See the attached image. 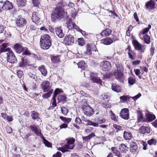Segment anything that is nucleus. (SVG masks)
<instances>
[{
  "label": "nucleus",
  "instance_id": "1",
  "mask_svg": "<svg viewBox=\"0 0 157 157\" xmlns=\"http://www.w3.org/2000/svg\"><path fill=\"white\" fill-rule=\"evenodd\" d=\"M65 13V12L63 8L57 7L55 8L53 13L51 14L52 21L55 22L57 19H61L63 18Z\"/></svg>",
  "mask_w": 157,
  "mask_h": 157
},
{
  "label": "nucleus",
  "instance_id": "2",
  "mask_svg": "<svg viewBox=\"0 0 157 157\" xmlns=\"http://www.w3.org/2000/svg\"><path fill=\"white\" fill-rule=\"evenodd\" d=\"M66 140L67 144L63 147L59 148V150L63 153L68 151L69 150L73 149L75 146V139L74 138H69L66 139Z\"/></svg>",
  "mask_w": 157,
  "mask_h": 157
},
{
  "label": "nucleus",
  "instance_id": "3",
  "mask_svg": "<svg viewBox=\"0 0 157 157\" xmlns=\"http://www.w3.org/2000/svg\"><path fill=\"white\" fill-rule=\"evenodd\" d=\"M117 70L114 72V76L116 79L120 82H123L124 78L122 73V66L120 63L116 65Z\"/></svg>",
  "mask_w": 157,
  "mask_h": 157
},
{
  "label": "nucleus",
  "instance_id": "4",
  "mask_svg": "<svg viewBox=\"0 0 157 157\" xmlns=\"http://www.w3.org/2000/svg\"><path fill=\"white\" fill-rule=\"evenodd\" d=\"M100 67L103 71H108L111 68L110 63L108 61H105L101 62Z\"/></svg>",
  "mask_w": 157,
  "mask_h": 157
},
{
  "label": "nucleus",
  "instance_id": "5",
  "mask_svg": "<svg viewBox=\"0 0 157 157\" xmlns=\"http://www.w3.org/2000/svg\"><path fill=\"white\" fill-rule=\"evenodd\" d=\"M74 41V38L72 36L69 35L66 36L64 39V42L67 45H72Z\"/></svg>",
  "mask_w": 157,
  "mask_h": 157
},
{
  "label": "nucleus",
  "instance_id": "6",
  "mask_svg": "<svg viewBox=\"0 0 157 157\" xmlns=\"http://www.w3.org/2000/svg\"><path fill=\"white\" fill-rule=\"evenodd\" d=\"M82 109L84 114L87 116H91L94 113L93 109L89 106L84 105Z\"/></svg>",
  "mask_w": 157,
  "mask_h": 157
},
{
  "label": "nucleus",
  "instance_id": "7",
  "mask_svg": "<svg viewBox=\"0 0 157 157\" xmlns=\"http://www.w3.org/2000/svg\"><path fill=\"white\" fill-rule=\"evenodd\" d=\"M120 115L121 118L125 120H128L129 118V110L128 109H122L120 113Z\"/></svg>",
  "mask_w": 157,
  "mask_h": 157
},
{
  "label": "nucleus",
  "instance_id": "8",
  "mask_svg": "<svg viewBox=\"0 0 157 157\" xmlns=\"http://www.w3.org/2000/svg\"><path fill=\"white\" fill-rule=\"evenodd\" d=\"M7 60L8 62L13 63L17 61V59L15 55H13L12 52H9L7 53Z\"/></svg>",
  "mask_w": 157,
  "mask_h": 157
},
{
  "label": "nucleus",
  "instance_id": "9",
  "mask_svg": "<svg viewBox=\"0 0 157 157\" xmlns=\"http://www.w3.org/2000/svg\"><path fill=\"white\" fill-rule=\"evenodd\" d=\"M66 24L67 28L69 29H79V27H78L75 23H73L72 20L71 18H68L67 20Z\"/></svg>",
  "mask_w": 157,
  "mask_h": 157
},
{
  "label": "nucleus",
  "instance_id": "10",
  "mask_svg": "<svg viewBox=\"0 0 157 157\" xmlns=\"http://www.w3.org/2000/svg\"><path fill=\"white\" fill-rule=\"evenodd\" d=\"M133 45L135 48L137 50L139 51L141 53H144L145 49H143V46L137 40H134L133 42Z\"/></svg>",
  "mask_w": 157,
  "mask_h": 157
},
{
  "label": "nucleus",
  "instance_id": "11",
  "mask_svg": "<svg viewBox=\"0 0 157 157\" xmlns=\"http://www.w3.org/2000/svg\"><path fill=\"white\" fill-rule=\"evenodd\" d=\"M41 86L44 92H46L51 90L50 82L48 81H46L43 82L42 83Z\"/></svg>",
  "mask_w": 157,
  "mask_h": 157
},
{
  "label": "nucleus",
  "instance_id": "12",
  "mask_svg": "<svg viewBox=\"0 0 157 157\" xmlns=\"http://www.w3.org/2000/svg\"><path fill=\"white\" fill-rule=\"evenodd\" d=\"M90 78L93 82L99 84L101 83V80L97 76V75L96 74L91 73L90 75Z\"/></svg>",
  "mask_w": 157,
  "mask_h": 157
},
{
  "label": "nucleus",
  "instance_id": "13",
  "mask_svg": "<svg viewBox=\"0 0 157 157\" xmlns=\"http://www.w3.org/2000/svg\"><path fill=\"white\" fill-rule=\"evenodd\" d=\"M155 5L154 0H150L146 3L145 6L147 9L152 10L155 8Z\"/></svg>",
  "mask_w": 157,
  "mask_h": 157
},
{
  "label": "nucleus",
  "instance_id": "14",
  "mask_svg": "<svg viewBox=\"0 0 157 157\" xmlns=\"http://www.w3.org/2000/svg\"><path fill=\"white\" fill-rule=\"evenodd\" d=\"M116 38L115 40L113 38V40L110 38L103 39L101 40V43L105 45H109L112 42L118 40V38L117 37H116Z\"/></svg>",
  "mask_w": 157,
  "mask_h": 157
},
{
  "label": "nucleus",
  "instance_id": "15",
  "mask_svg": "<svg viewBox=\"0 0 157 157\" xmlns=\"http://www.w3.org/2000/svg\"><path fill=\"white\" fill-rule=\"evenodd\" d=\"M13 7L12 3L8 1H6L4 2L2 7V9L3 10H7L12 9Z\"/></svg>",
  "mask_w": 157,
  "mask_h": 157
},
{
  "label": "nucleus",
  "instance_id": "16",
  "mask_svg": "<svg viewBox=\"0 0 157 157\" xmlns=\"http://www.w3.org/2000/svg\"><path fill=\"white\" fill-rule=\"evenodd\" d=\"M26 23V21L25 18L18 17L17 19L16 24L18 26L22 27L25 25Z\"/></svg>",
  "mask_w": 157,
  "mask_h": 157
},
{
  "label": "nucleus",
  "instance_id": "17",
  "mask_svg": "<svg viewBox=\"0 0 157 157\" xmlns=\"http://www.w3.org/2000/svg\"><path fill=\"white\" fill-rule=\"evenodd\" d=\"M128 55L129 57L132 60L134 59L135 58V53L134 52L130 50V47H128L125 50Z\"/></svg>",
  "mask_w": 157,
  "mask_h": 157
},
{
  "label": "nucleus",
  "instance_id": "18",
  "mask_svg": "<svg viewBox=\"0 0 157 157\" xmlns=\"http://www.w3.org/2000/svg\"><path fill=\"white\" fill-rule=\"evenodd\" d=\"M44 42H51L50 37L49 35L45 34L41 36L40 42L44 43Z\"/></svg>",
  "mask_w": 157,
  "mask_h": 157
},
{
  "label": "nucleus",
  "instance_id": "19",
  "mask_svg": "<svg viewBox=\"0 0 157 157\" xmlns=\"http://www.w3.org/2000/svg\"><path fill=\"white\" fill-rule=\"evenodd\" d=\"M30 128L33 132H34L38 136H40L41 135V133L40 129L38 128L37 126L31 125L30 127Z\"/></svg>",
  "mask_w": 157,
  "mask_h": 157
},
{
  "label": "nucleus",
  "instance_id": "20",
  "mask_svg": "<svg viewBox=\"0 0 157 157\" xmlns=\"http://www.w3.org/2000/svg\"><path fill=\"white\" fill-rule=\"evenodd\" d=\"M139 132L142 134H148L150 133V128L147 126H142L139 129Z\"/></svg>",
  "mask_w": 157,
  "mask_h": 157
},
{
  "label": "nucleus",
  "instance_id": "21",
  "mask_svg": "<svg viewBox=\"0 0 157 157\" xmlns=\"http://www.w3.org/2000/svg\"><path fill=\"white\" fill-rule=\"evenodd\" d=\"M23 48L21 45L18 43L15 44L14 46V48L18 53H20L23 51Z\"/></svg>",
  "mask_w": 157,
  "mask_h": 157
},
{
  "label": "nucleus",
  "instance_id": "22",
  "mask_svg": "<svg viewBox=\"0 0 157 157\" xmlns=\"http://www.w3.org/2000/svg\"><path fill=\"white\" fill-rule=\"evenodd\" d=\"M51 45V42H44V43H40L41 48L44 50L48 49Z\"/></svg>",
  "mask_w": 157,
  "mask_h": 157
},
{
  "label": "nucleus",
  "instance_id": "23",
  "mask_svg": "<svg viewBox=\"0 0 157 157\" xmlns=\"http://www.w3.org/2000/svg\"><path fill=\"white\" fill-rule=\"evenodd\" d=\"M29 65V63L26 58L24 57L21 58V61L19 63V66L20 67L24 68L26 66Z\"/></svg>",
  "mask_w": 157,
  "mask_h": 157
},
{
  "label": "nucleus",
  "instance_id": "24",
  "mask_svg": "<svg viewBox=\"0 0 157 157\" xmlns=\"http://www.w3.org/2000/svg\"><path fill=\"white\" fill-rule=\"evenodd\" d=\"M55 32L57 36L60 38H63L64 36V34L61 27L56 28Z\"/></svg>",
  "mask_w": 157,
  "mask_h": 157
},
{
  "label": "nucleus",
  "instance_id": "25",
  "mask_svg": "<svg viewBox=\"0 0 157 157\" xmlns=\"http://www.w3.org/2000/svg\"><path fill=\"white\" fill-rule=\"evenodd\" d=\"M130 150L132 152L136 151L138 149V147L136 143L133 142H131L130 143Z\"/></svg>",
  "mask_w": 157,
  "mask_h": 157
},
{
  "label": "nucleus",
  "instance_id": "26",
  "mask_svg": "<svg viewBox=\"0 0 157 157\" xmlns=\"http://www.w3.org/2000/svg\"><path fill=\"white\" fill-rule=\"evenodd\" d=\"M120 150L122 153H126L128 150V147L124 144H121L119 146Z\"/></svg>",
  "mask_w": 157,
  "mask_h": 157
},
{
  "label": "nucleus",
  "instance_id": "27",
  "mask_svg": "<svg viewBox=\"0 0 157 157\" xmlns=\"http://www.w3.org/2000/svg\"><path fill=\"white\" fill-rule=\"evenodd\" d=\"M111 33V31L109 29H106L103 31L101 33V35L102 36H109Z\"/></svg>",
  "mask_w": 157,
  "mask_h": 157
},
{
  "label": "nucleus",
  "instance_id": "28",
  "mask_svg": "<svg viewBox=\"0 0 157 157\" xmlns=\"http://www.w3.org/2000/svg\"><path fill=\"white\" fill-rule=\"evenodd\" d=\"M111 88L112 90L116 92H119L121 91L120 87L118 85L115 83L112 84Z\"/></svg>",
  "mask_w": 157,
  "mask_h": 157
},
{
  "label": "nucleus",
  "instance_id": "29",
  "mask_svg": "<svg viewBox=\"0 0 157 157\" xmlns=\"http://www.w3.org/2000/svg\"><path fill=\"white\" fill-rule=\"evenodd\" d=\"M1 50L2 51V52L8 51L10 52V48H6L7 47V44L4 43L2 44V45H0Z\"/></svg>",
  "mask_w": 157,
  "mask_h": 157
},
{
  "label": "nucleus",
  "instance_id": "30",
  "mask_svg": "<svg viewBox=\"0 0 157 157\" xmlns=\"http://www.w3.org/2000/svg\"><path fill=\"white\" fill-rule=\"evenodd\" d=\"M147 121L151 122L155 119V116L152 114L148 113L146 114Z\"/></svg>",
  "mask_w": 157,
  "mask_h": 157
},
{
  "label": "nucleus",
  "instance_id": "31",
  "mask_svg": "<svg viewBox=\"0 0 157 157\" xmlns=\"http://www.w3.org/2000/svg\"><path fill=\"white\" fill-rule=\"evenodd\" d=\"M38 13L36 12H34L33 13L32 20V21L34 23L38 21L39 19V18L38 16Z\"/></svg>",
  "mask_w": 157,
  "mask_h": 157
},
{
  "label": "nucleus",
  "instance_id": "32",
  "mask_svg": "<svg viewBox=\"0 0 157 157\" xmlns=\"http://www.w3.org/2000/svg\"><path fill=\"white\" fill-rule=\"evenodd\" d=\"M78 68H80L81 70H84L86 66V64L83 61H81L77 63Z\"/></svg>",
  "mask_w": 157,
  "mask_h": 157
},
{
  "label": "nucleus",
  "instance_id": "33",
  "mask_svg": "<svg viewBox=\"0 0 157 157\" xmlns=\"http://www.w3.org/2000/svg\"><path fill=\"white\" fill-rule=\"evenodd\" d=\"M123 136L125 140H130L132 138L131 134L130 132L125 131L123 133Z\"/></svg>",
  "mask_w": 157,
  "mask_h": 157
},
{
  "label": "nucleus",
  "instance_id": "34",
  "mask_svg": "<svg viewBox=\"0 0 157 157\" xmlns=\"http://www.w3.org/2000/svg\"><path fill=\"white\" fill-rule=\"evenodd\" d=\"M143 37L142 38L140 37V39L142 40H144L146 43L148 44H149L151 42L150 36L146 35H144Z\"/></svg>",
  "mask_w": 157,
  "mask_h": 157
},
{
  "label": "nucleus",
  "instance_id": "35",
  "mask_svg": "<svg viewBox=\"0 0 157 157\" xmlns=\"http://www.w3.org/2000/svg\"><path fill=\"white\" fill-rule=\"evenodd\" d=\"M111 150L113 153L115 155L117 156L118 157H121L120 152L117 150V148L114 147H112L111 148Z\"/></svg>",
  "mask_w": 157,
  "mask_h": 157
},
{
  "label": "nucleus",
  "instance_id": "36",
  "mask_svg": "<svg viewBox=\"0 0 157 157\" xmlns=\"http://www.w3.org/2000/svg\"><path fill=\"white\" fill-rule=\"evenodd\" d=\"M53 90V89H51L50 90L48 91H47V92H48L43 94L42 96V97L44 98L47 99L52 94Z\"/></svg>",
  "mask_w": 157,
  "mask_h": 157
},
{
  "label": "nucleus",
  "instance_id": "37",
  "mask_svg": "<svg viewBox=\"0 0 157 157\" xmlns=\"http://www.w3.org/2000/svg\"><path fill=\"white\" fill-rule=\"evenodd\" d=\"M39 69L43 75L45 76L47 75V71L44 66L42 65L40 66L39 68Z\"/></svg>",
  "mask_w": 157,
  "mask_h": 157
},
{
  "label": "nucleus",
  "instance_id": "38",
  "mask_svg": "<svg viewBox=\"0 0 157 157\" xmlns=\"http://www.w3.org/2000/svg\"><path fill=\"white\" fill-rule=\"evenodd\" d=\"M149 31V29L146 28L145 29H143L142 32L140 33L139 36L140 37L142 38L143 37L144 35H146V33L148 32Z\"/></svg>",
  "mask_w": 157,
  "mask_h": 157
},
{
  "label": "nucleus",
  "instance_id": "39",
  "mask_svg": "<svg viewBox=\"0 0 157 157\" xmlns=\"http://www.w3.org/2000/svg\"><path fill=\"white\" fill-rule=\"evenodd\" d=\"M58 100L59 102H65L66 101V97L64 95H59L58 97Z\"/></svg>",
  "mask_w": 157,
  "mask_h": 157
},
{
  "label": "nucleus",
  "instance_id": "40",
  "mask_svg": "<svg viewBox=\"0 0 157 157\" xmlns=\"http://www.w3.org/2000/svg\"><path fill=\"white\" fill-rule=\"evenodd\" d=\"M60 118L62 120L65 124H66L67 125L71 120V118H67L63 116L60 117Z\"/></svg>",
  "mask_w": 157,
  "mask_h": 157
},
{
  "label": "nucleus",
  "instance_id": "41",
  "mask_svg": "<svg viewBox=\"0 0 157 157\" xmlns=\"http://www.w3.org/2000/svg\"><path fill=\"white\" fill-rule=\"evenodd\" d=\"M157 140L154 139L152 138L147 141V143L149 145H156L157 143Z\"/></svg>",
  "mask_w": 157,
  "mask_h": 157
},
{
  "label": "nucleus",
  "instance_id": "42",
  "mask_svg": "<svg viewBox=\"0 0 157 157\" xmlns=\"http://www.w3.org/2000/svg\"><path fill=\"white\" fill-rule=\"evenodd\" d=\"M86 50L85 52L86 54L90 56L92 54L91 50L90 45L89 44H87L86 47Z\"/></svg>",
  "mask_w": 157,
  "mask_h": 157
},
{
  "label": "nucleus",
  "instance_id": "43",
  "mask_svg": "<svg viewBox=\"0 0 157 157\" xmlns=\"http://www.w3.org/2000/svg\"><path fill=\"white\" fill-rule=\"evenodd\" d=\"M38 113L35 111H33L31 112V116L32 118L34 120H36L37 118H39Z\"/></svg>",
  "mask_w": 157,
  "mask_h": 157
},
{
  "label": "nucleus",
  "instance_id": "44",
  "mask_svg": "<svg viewBox=\"0 0 157 157\" xmlns=\"http://www.w3.org/2000/svg\"><path fill=\"white\" fill-rule=\"evenodd\" d=\"M52 62L55 63H57L59 61V56H55L51 58Z\"/></svg>",
  "mask_w": 157,
  "mask_h": 157
},
{
  "label": "nucleus",
  "instance_id": "45",
  "mask_svg": "<svg viewBox=\"0 0 157 157\" xmlns=\"http://www.w3.org/2000/svg\"><path fill=\"white\" fill-rule=\"evenodd\" d=\"M63 92V91L62 90V89H60L59 88H56L54 91L53 96L56 97L57 95L58 94H59L61 93H62Z\"/></svg>",
  "mask_w": 157,
  "mask_h": 157
},
{
  "label": "nucleus",
  "instance_id": "46",
  "mask_svg": "<svg viewBox=\"0 0 157 157\" xmlns=\"http://www.w3.org/2000/svg\"><path fill=\"white\" fill-rule=\"evenodd\" d=\"M120 99L122 100L123 102H125L130 99V97L128 95H123L120 97Z\"/></svg>",
  "mask_w": 157,
  "mask_h": 157
},
{
  "label": "nucleus",
  "instance_id": "47",
  "mask_svg": "<svg viewBox=\"0 0 157 157\" xmlns=\"http://www.w3.org/2000/svg\"><path fill=\"white\" fill-rule=\"evenodd\" d=\"M61 111L63 115H66L68 113V110L66 108L63 107H61Z\"/></svg>",
  "mask_w": 157,
  "mask_h": 157
},
{
  "label": "nucleus",
  "instance_id": "48",
  "mask_svg": "<svg viewBox=\"0 0 157 157\" xmlns=\"http://www.w3.org/2000/svg\"><path fill=\"white\" fill-rule=\"evenodd\" d=\"M23 51V54L24 55H28L31 54L30 51L28 50V48L26 47L24 48Z\"/></svg>",
  "mask_w": 157,
  "mask_h": 157
},
{
  "label": "nucleus",
  "instance_id": "49",
  "mask_svg": "<svg viewBox=\"0 0 157 157\" xmlns=\"http://www.w3.org/2000/svg\"><path fill=\"white\" fill-rule=\"evenodd\" d=\"M77 30L80 32L82 35L86 37H87L90 34L89 33H86L85 31H82V30L80 29L79 28V29H77Z\"/></svg>",
  "mask_w": 157,
  "mask_h": 157
},
{
  "label": "nucleus",
  "instance_id": "50",
  "mask_svg": "<svg viewBox=\"0 0 157 157\" xmlns=\"http://www.w3.org/2000/svg\"><path fill=\"white\" fill-rule=\"evenodd\" d=\"M111 119L114 120V121H117L118 117L117 116L116 117L115 115V114L112 112V111H111Z\"/></svg>",
  "mask_w": 157,
  "mask_h": 157
},
{
  "label": "nucleus",
  "instance_id": "51",
  "mask_svg": "<svg viewBox=\"0 0 157 157\" xmlns=\"http://www.w3.org/2000/svg\"><path fill=\"white\" fill-rule=\"evenodd\" d=\"M135 82V80L132 77H130L128 79V82L131 85H133Z\"/></svg>",
  "mask_w": 157,
  "mask_h": 157
},
{
  "label": "nucleus",
  "instance_id": "52",
  "mask_svg": "<svg viewBox=\"0 0 157 157\" xmlns=\"http://www.w3.org/2000/svg\"><path fill=\"white\" fill-rule=\"evenodd\" d=\"M113 127L117 130V132L121 130L122 129V127L121 126L116 124H114Z\"/></svg>",
  "mask_w": 157,
  "mask_h": 157
},
{
  "label": "nucleus",
  "instance_id": "53",
  "mask_svg": "<svg viewBox=\"0 0 157 157\" xmlns=\"http://www.w3.org/2000/svg\"><path fill=\"white\" fill-rule=\"evenodd\" d=\"M43 142L45 146L48 147H50L51 144V143L46 140L45 139H43Z\"/></svg>",
  "mask_w": 157,
  "mask_h": 157
},
{
  "label": "nucleus",
  "instance_id": "54",
  "mask_svg": "<svg viewBox=\"0 0 157 157\" xmlns=\"http://www.w3.org/2000/svg\"><path fill=\"white\" fill-rule=\"evenodd\" d=\"M106 121V119L105 118H99L97 121V122L98 123V124H101L104 123Z\"/></svg>",
  "mask_w": 157,
  "mask_h": 157
},
{
  "label": "nucleus",
  "instance_id": "55",
  "mask_svg": "<svg viewBox=\"0 0 157 157\" xmlns=\"http://www.w3.org/2000/svg\"><path fill=\"white\" fill-rule=\"evenodd\" d=\"M88 125H92L95 127H98L99 126L98 122L95 123L92 121L90 122L89 123Z\"/></svg>",
  "mask_w": 157,
  "mask_h": 157
},
{
  "label": "nucleus",
  "instance_id": "56",
  "mask_svg": "<svg viewBox=\"0 0 157 157\" xmlns=\"http://www.w3.org/2000/svg\"><path fill=\"white\" fill-rule=\"evenodd\" d=\"M17 73L18 77L19 78H21L23 75V72L21 70H18L17 71Z\"/></svg>",
  "mask_w": 157,
  "mask_h": 157
},
{
  "label": "nucleus",
  "instance_id": "57",
  "mask_svg": "<svg viewBox=\"0 0 157 157\" xmlns=\"http://www.w3.org/2000/svg\"><path fill=\"white\" fill-rule=\"evenodd\" d=\"M78 44L81 46H82L85 44L84 40L82 39L81 38L78 39Z\"/></svg>",
  "mask_w": 157,
  "mask_h": 157
},
{
  "label": "nucleus",
  "instance_id": "58",
  "mask_svg": "<svg viewBox=\"0 0 157 157\" xmlns=\"http://www.w3.org/2000/svg\"><path fill=\"white\" fill-rule=\"evenodd\" d=\"M52 99L53 101V102L52 103V106L53 108H54L57 105V104L56 103V97L53 96L52 98Z\"/></svg>",
  "mask_w": 157,
  "mask_h": 157
},
{
  "label": "nucleus",
  "instance_id": "59",
  "mask_svg": "<svg viewBox=\"0 0 157 157\" xmlns=\"http://www.w3.org/2000/svg\"><path fill=\"white\" fill-rule=\"evenodd\" d=\"M17 2L19 5L24 6L25 5V2L24 0H17Z\"/></svg>",
  "mask_w": 157,
  "mask_h": 157
},
{
  "label": "nucleus",
  "instance_id": "60",
  "mask_svg": "<svg viewBox=\"0 0 157 157\" xmlns=\"http://www.w3.org/2000/svg\"><path fill=\"white\" fill-rule=\"evenodd\" d=\"M141 96V94L140 93H139L137 95L135 96L134 97H131L134 100H136L139 98Z\"/></svg>",
  "mask_w": 157,
  "mask_h": 157
},
{
  "label": "nucleus",
  "instance_id": "61",
  "mask_svg": "<svg viewBox=\"0 0 157 157\" xmlns=\"http://www.w3.org/2000/svg\"><path fill=\"white\" fill-rule=\"evenodd\" d=\"M34 6H37L39 5V2L38 0H32Z\"/></svg>",
  "mask_w": 157,
  "mask_h": 157
},
{
  "label": "nucleus",
  "instance_id": "62",
  "mask_svg": "<svg viewBox=\"0 0 157 157\" xmlns=\"http://www.w3.org/2000/svg\"><path fill=\"white\" fill-rule=\"evenodd\" d=\"M134 72L137 76H139L140 75V70L139 69H134Z\"/></svg>",
  "mask_w": 157,
  "mask_h": 157
},
{
  "label": "nucleus",
  "instance_id": "63",
  "mask_svg": "<svg viewBox=\"0 0 157 157\" xmlns=\"http://www.w3.org/2000/svg\"><path fill=\"white\" fill-rule=\"evenodd\" d=\"M75 122L77 124H79L81 123L82 121L80 118L77 117L75 119Z\"/></svg>",
  "mask_w": 157,
  "mask_h": 157
},
{
  "label": "nucleus",
  "instance_id": "64",
  "mask_svg": "<svg viewBox=\"0 0 157 157\" xmlns=\"http://www.w3.org/2000/svg\"><path fill=\"white\" fill-rule=\"evenodd\" d=\"M140 63V61L139 60H136L135 61L132 62V64L133 65H136L139 64Z\"/></svg>",
  "mask_w": 157,
  "mask_h": 157
}]
</instances>
